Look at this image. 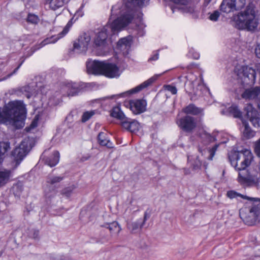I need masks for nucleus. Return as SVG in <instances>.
I'll use <instances>...</instances> for the list:
<instances>
[{
	"instance_id": "obj_1",
	"label": "nucleus",
	"mask_w": 260,
	"mask_h": 260,
	"mask_svg": "<svg viewBox=\"0 0 260 260\" xmlns=\"http://www.w3.org/2000/svg\"><path fill=\"white\" fill-rule=\"evenodd\" d=\"M149 1L124 0L123 5L117 4L113 6L109 22L98 33L94 40L95 45L106 47L108 36L114 34L128 25L139 13V8L148 5Z\"/></svg>"
},
{
	"instance_id": "obj_2",
	"label": "nucleus",
	"mask_w": 260,
	"mask_h": 260,
	"mask_svg": "<svg viewBox=\"0 0 260 260\" xmlns=\"http://www.w3.org/2000/svg\"><path fill=\"white\" fill-rule=\"evenodd\" d=\"M238 87L235 90L238 99L255 100L260 94V87H252L255 83L256 72L252 68L242 67L237 72Z\"/></svg>"
},
{
	"instance_id": "obj_3",
	"label": "nucleus",
	"mask_w": 260,
	"mask_h": 260,
	"mask_svg": "<svg viewBox=\"0 0 260 260\" xmlns=\"http://www.w3.org/2000/svg\"><path fill=\"white\" fill-rule=\"evenodd\" d=\"M26 113L23 102H10L4 107L2 112L0 108V123L11 125L16 129L21 128L24 125Z\"/></svg>"
},
{
	"instance_id": "obj_4",
	"label": "nucleus",
	"mask_w": 260,
	"mask_h": 260,
	"mask_svg": "<svg viewBox=\"0 0 260 260\" xmlns=\"http://www.w3.org/2000/svg\"><path fill=\"white\" fill-rule=\"evenodd\" d=\"M253 158L252 154L248 149L241 151H231L229 153V159L231 164L239 173V181L242 183L251 185L256 182V178L254 176L244 174L245 169L250 165Z\"/></svg>"
},
{
	"instance_id": "obj_5",
	"label": "nucleus",
	"mask_w": 260,
	"mask_h": 260,
	"mask_svg": "<svg viewBox=\"0 0 260 260\" xmlns=\"http://www.w3.org/2000/svg\"><path fill=\"white\" fill-rule=\"evenodd\" d=\"M254 4L249 3L245 8L233 16L235 26L238 29L254 31L259 24V17Z\"/></svg>"
},
{
	"instance_id": "obj_6",
	"label": "nucleus",
	"mask_w": 260,
	"mask_h": 260,
	"mask_svg": "<svg viewBox=\"0 0 260 260\" xmlns=\"http://www.w3.org/2000/svg\"><path fill=\"white\" fill-rule=\"evenodd\" d=\"M32 142L29 139H25L19 146L16 147L12 152V155L15 163V168L17 167L21 161L28 153L31 149Z\"/></svg>"
},
{
	"instance_id": "obj_7",
	"label": "nucleus",
	"mask_w": 260,
	"mask_h": 260,
	"mask_svg": "<svg viewBox=\"0 0 260 260\" xmlns=\"http://www.w3.org/2000/svg\"><path fill=\"white\" fill-rule=\"evenodd\" d=\"M158 76L159 75H155L150 78L148 80L145 81V82H144L140 85H138V86L136 87L135 88L118 94L113 95H112L111 98H113V97L114 96H117L118 98H125L129 96L132 94L138 92L143 89L146 88L147 87L150 85L153 82H154L157 79Z\"/></svg>"
},
{
	"instance_id": "obj_8",
	"label": "nucleus",
	"mask_w": 260,
	"mask_h": 260,
	"mask_svg": "<svg viewBox=\"0 0 260 260\" xmlns=\"http://www.w3.org/2000/svg\"><path fill=\"white\" fill-rule=\"evenodd\" d=\"M177 123L180 128L185 132H191L197 126L195 118L190 115L181 118Z\"/></svg>"
},
{
	"instance_id": "obj_9",
	"label": "nucleus",
	"mask_w": 260,
	"mask_h": 260,
	"mask_svg": "<svg viewBox=\"0 0 260 260\" xmlns=\"http://www.w3.org/2000/svg\"><path fill=\"white\" fill-rule=\"evenodd\" d=\"M90 40V37L88 34L84 33L81 35L74 44V49L77 50L78 53L86 52Z\"/></svg>"
},
{
	"instance_id": "obj_10",
	"label": "nucleus",
	"mask_w": 260,
	"mask_h": 260,
	"mask_svg": "<svg viewBox=\"0 0 260 260\" xmlns=\"http://www.w3.org/2000/svg\"><path fill=\"white\" fill-rule=\"evenodd\" d=\"M111 115L120 120L123 128L128 131L132 119L125 117L119 107H114L111 112Z\"/></svg>"
},
{
	"instance_id": "obj_11",
	"label": "nucleus",
	"mask_w": 260,
	"mask_h": 260,
	"mask_svg": "<svg viewBox=\"0 0 260 260\" xmlns=\"http://www.w3.org/2000/svg\"><path fill=\"white\" fill-rule=\"evenodd\" d=\"M120 74L119 68L115 64L104 62L102 75L109 78H115Z\"/></svg>"
},
{
	"instance_id": "obj_12",
	"label": "nucleus",
	"mask_w": 260,
	"mask_h": 260,
	"mask_svg": "<svg viewBox=\"0 0 260 260\" xmlns=\"http://www.w3.org/2000/svg\"><path fill=\"white\" fill-rule=\"evenodd\" d=\"M245 116L248 118L252 125L255 127H259V117L258 112L255 109L251 104L247 105L245 108Z\"/></svg>"
},
{
	"instance_id": "obj_13",
	"label": "nucleus",
	"mask_w": 260,
	"mask_h": 260,
	"mask_svg": "<svg viewBox=\"0 0 260 260\" xmlns=\"http://www.w3.org/2000/svg\"><path fill=\"white\" fill-rule=\"evenodd\" d=\"M72 23L71 20L68 22L66 26L64 27L62 31L58 34V36L55 37V36H52L50 38H47L44 40L40 44L39 47L37 48L34 50L33 52H34L37 49H38L45 45L50 44V43H55L58 39L63 37L64 35H66L69 31L70 28L71 27Z\"/></svg>"
},
{
	"instance_id": "obj_14",
	"label": "nucleus",
	"mask_w": 260,
	"mask_h": 260,
	"mask_svg": "<svg viewBox=\"0 0 260 260\" xmlns=\"http://www.w3.org/2000/svg\"><path fill=\"white\" fill-rule=\"evenodd\" d=\"M104 62L98 60H88L86 62L87 73L94 75H102Z\"/></svg>"
},
{
	"instance_id": "obj_15",
	"label": "nucleus",
	"mask_w": 260,
	"mask_h": 260,
	"mask_svg": "<svg viewBox=\"0 0 260 260\" xmlns=\"http://www.w3.org/2000/svg\"><path fill=\"white\" fill-rule=\"evenodd\" d=\"M130 109L133 113L139 114L146 110V102L143 100H136L129 102Z\"/></svg>"
},
{
	"instance_id": "obj_16",
	"label": "nucleus",
	"mask_w": 260,
	"mask_h": 260,
	"mask_svg": "<svg viewBox=\"0 0 260 260\" xmlns=\"http://www.w3.org/2000/svg\"><path fill=\"white\" fill-rule=\"evenodd\" d=\"M132 44L131 37H128L120 39L117 44V49L122 52L123 55H127L129 52Z\"/></svg>"
},
{
	"instance_id": "obj_17",
	"label": "nucleus",
	"mask_w": 260,
	"mask_h": 260,
	"mask_svg": "<svg viewBox=\"0 0 260 260\" xmlns=\"http://www.w3.org/2000/svg\"><path fill=\"white\" fill-rule=\"evenodd\" d=\"M182 111L187 115L203 116L204 115L203 109L198 107L193 104H190L184 108Z\"/></svg>"
},
{
	"instance_id": "obj_18",
	"label": "nucleus",
	"mask_w": 260,
	"mask_h": 260,
	"mask_svg": "<svg viewBox=\"0 0 260 260\" xmlns=\"http://www.w3.org/2000/svg\"><path fill=\"white\" fill-rule=\"evenodd\" d=\"M196 84H198V86H201L200 83L198 82L197 78L193 81H188L186 82L185 84V91L189 95L191 94H198L197 89L194 88Z\"/></svg>"
},
{
	"instance_id": "obj_19",
	"label": "nucleus",
	"mask_w": 260,
	"mask_h": 260,
	"mask_svg": "<svg viewBox=\"0 0 260 260\" xmlns=\"http://www.w3.org/2000/svg\"><path fill=\"white\" fill-rule=\"evenodd\" d=\"M59 160V153L57 151L53 152L52 155L45 159V163L51 167L56 166Z\"/></svg>"
},
{
	"instance_id": "obj_20",
	"label": "nucleus",
	"mask_w": 260,
	"mask_h": 260,
	"mask_svg": "<svg viewBox=\"0 0 260 260\" xmlns=\"http://www.w3.org/2000/svg\"><path fill=\"white\" fill-rule=\"evenodd\" d=\"M66 88L68 89L69 96H74L78 94L81 90V87L78 83H68Z\"/></svg>"
},
{
	"instance_id": "obj_21",
	"label": "nucleus",
	"mask_w": 260,
	"mask_h": 260,
	"mask_svg": "<svg viewBox=\"0 0 260 260\" xmlns=\"http://www.w3.org/2000/svg\"><path fill=\"white\" fill-rule=\"evenodd\" d=\"M220 10L221 12L229 13L235 11L231 0H223L220 6Z\"/></svg>"
},
{
	"instance_id": "obj_22",
	"label": "nucleus",
	"mask_w": 260,
	"mask_h": 260,
	"mask_svg": "<svg viewBox=\"0 0 260 260\" xmlns=\"http://www.w3.org/2000/svg\"><path fill=\"white\" fill-rule=\"evenodd\" d=\"M12 175V171L9 170H4L0 171V186H2L8 183Z\"/></svg>"
},
{
	"instance_id": "obj_23",
	"label": "nucleus",
	"mask_w": 260,
	"mask_h": 260,
	"mask_svg": "<svg viewBox=\"0 0 260 260\" xmlns=\"http://www.w3.org/2000/svg\"><path fill=\"white\" fill-rule=\"evenodd\" d=\"M99 144L102 146H106L107 148H113L112 142L106 138V134L103 132H100L98 136Z\"/></svg>"
},
{
	"instance_id": "obj_24",
	"label": "nucleus",
	"mask_w": 260,
	"mask_h": 260,
	"mask_svg": "<svg viewBox=\"0 0 260 260\" xmlns=\"http://www.w3.org/2000/svg\"><path fill=\"white\" fill-rule=\"evenodd\" d=\"M70 0H49L46 1L50 5V8L55 10L58 8L62 7L64 4H67Z\"/></svg>"
},
{
	"instance_id": "obj_25",
	"label": "nucleus",
	"mask_w": 260,
	"mask_h": 260,
	"mask_svg": "<svg viewBox=\"0 0 260 260\" xmlns=\"http://www.w3.org/2000/svg\"><path fill=\"white\" fill-rule=\"evenodd\" d=\"M226 196L230 199L236 198L238 197H240L243 199H246L253 202L260 201V199L258 198H249L247 196H244L234 190L228 191L226 193Z\"/></svg>"
},
{
	"instance_id": "obj_26",
	"label": "nucleus",
	"mask_w": 260,
	"mask_h": 260,
	"mask_svg": "<svg viewBox=\"0 0 260 260\" xmlns=\"http://www.w3.org/2000/svg\"><path fill=\"white\" fill-rule=\"evenodd\" d=\"M144 225L142 224L141 220L135 222H129L127 223V228L131 233H135L139 229H142Z\"/></svg>"
},
{
	"instance_id": "obj_27",
	"label": "nucleus",
	"mask_w": 260,
	"mask_h": 260,
	"mask_svg": "<svg viewBox=\"0 0 260 260\" xmlns=\"http://www.w3.org/2000/svg\"><path fill=\"white\" fill-rule=\"evenodd\" d=\"M259 208L257 205H253L250 208L249 212L252 217V220L250 222L246 220L247 223L248 225H251L255 223L259 214Z\"/></svg>"
},
{
	"instance_id": "obj_28",
	"label": "nucleus",
	"mask_w": 260,
	"mask_h": 260,
	"mask_svg": "<svg viewBox=\"0 0 260 260\" xmlns=\"http://www.w3.org/2000/svg\"><path fill=\"white\" fill-rule=\"evenodd\" d=\"M242 123L244 127L243 131V136L246 139H250L255 135V132L252 131L245 120H242Z\"/></svg>"
},
{
	"instance_id": "obj_29",
	"label": "nucleus",
	"mask_w": 260,
	"mask_h": 260,
	"mask_svg": "<svg viewBox=\"0 0 260 260\" xmlns=\"http://www.w3.org/2000/svg\"><path fill=\"white\" fill-rule=\"evenodd\" d=\"M200 137L205 145H208L216 140L215 138L213 136L211 135L205 131L200 133Z\"/></svg>"
},
{
	"instance_id": "obj_30",
	"label": "nucleus",
	"mask_w": 260,
	"mask_h": 260,
	"mask_svg": "<svg viewBox=\"0 0 260 260\" xmlns=\"http://www.w3.org/2000/svg\"><path fill=\"white\" fill-rule=\"evenodd\" d=\"M10 143L9 142H0V164L2 162L3 156L10 149Z\"/></svg>"
},
{
	"instance_id": "obj_31",
	"label": "nucleus",
	"mask_w": 260,
	"mask_h": 260,
	"mask_svg": "<svg viewBox=\"0 0 260 260\" xmlns=\"http://www.w3.org/2000/svg\"><path fill=\"white\" fill-rule=\"evenodd\" d=\"M226 112H228V114L229 116H233L234 117H240L241 116V113L238 109L237 107L235 106H232L226 109Z\"/></svg>"
},
{
	"instance_id": "obj_32",
	"label": "nucleus",
	"mask_w": 260,
	"mask_h": 260,
	"mask_svg": "<svg viewBox=\"0 0 260 260\" xmlns=\"http://www.w3.org/2000/svg\"><path fill=\"white\" fill-rule=\"evenodd\" d=\"M108 226L107 228L111 233H117L118 234L121 231V228L117 222L114 221L110 223L107 224Z\"/></svg>"
},
{
	"instance_id": "obj_33",
	"label": "nucleus",
	"mask_w": 260,
	"mask_h": 260,
	"mask_svg": "<svg viewBox=\"0 0 260 260\" xmlns=\"http://www.w3.org/2000/svg\"><path fill=\"white\" fill-rule=\"evenodd\" d=\"M231 1L235 11L241 10L244 8L246 4V0H231Z\"/></svg>"
},
{
	"instance_id": "obj_34",
	"label": "nucleus",
	"mask_w": 260,
	"mask_h": 260,
	"mask_svg": "<svg viewBox=\"0 0 260 260\" xmlns=\"http://www.w3.org/2000/svg\"><path fill=\"white\" fill-rule=\"evenodd\" d=\"M76 188V187L73 185L67 187L62 190L61 193L65 197L69 198L73 192V190Z\"/></svg>"
},
{
	"instance_id": "obj_35",
	"label": "nucleus",
	"mask_w": 260,
	"mask_h": 260,
	"mask_svg": "<svg viewBox=\"0 0 260 260\" xmlns=\"http://www.w3.org/2000/svg\"><path fill=\"white\" fill-rule=\"evenodd\" d=\"M63 179V177L50 176L48 178L47 182L50 185H54L55 183L60 182Z\"/></svg>"
},
{
	"instance_id": "obj_36",
	"label": "nucleus",
	"mask_w": 260,
	"mask_h": 260,
	"mask_svg": "<svg viewBox=\"0 0 260 260\" xmlns=\"http://www.w3.org/2000/svg\"><path fill=\"white\" fill-rule=\"evenodd\" d=\"M27 21L33 24H37L39 21V19L37 15L32 14H29L27 16Z\"/></svg>"
},
{
	"instance_id": "obj_37",
	"label": "nucleus",
	"mask_w": 260,
	"mask_h": 260,
	"mask_svg": "<svg viewBox=\"0 0 260 260\" xmlns=\"http://www.w3.org/2000/svg\"><path fill=\"white\" fill-rule=\"evenodd\" d=\"M95 114L94 111H86L83 113L81 121L82 122H85L88 121L94 114Z\"/></svg>"
},
{
	"instance_id": "obj_38",
	"label": "nucleus",
	"mask_w": 260,
	"mask_h": 260,
	"mask_svg": "<svg viewBox=\"0 0 260 260\" xmlns=\"http://www.w3.org/2000/svg\"><path fill=\"white\" fill-rule=\"evenodd\" d=\"M139 127V123L137 121L132 119L128 131L132 133L138 131Z\"/></svg>"
},
{
	"instance_id": "obj_39",
	"label": "nucleus",
	"mask_w": 260,
	"mask_h": 260,
	"mask_svg": "<svg viewBox=\"0 0 260 260\" xmlns=\"http://www.w3.org/2000/svg\"><path fill=\"white\" fill-rule=\"evenodd\" d=\"M39 232L38 230L31 229H28V236L33 239H37L39 237Z\"/></svg>"
},
{
	"instance_id": "obj_40",
	"label": "nucleus",
	"mask_w": 260,
	"mask_h": 260,
	"mask_svg": "<svg viewBox=\"0 0 260 260\" xmlns=\"http://www.w3.org/2000/svg\"><path fill=\"white\" fill-rule=\"evenodd\" d=\"M13 189L16 194H19L23 190V187L20 183H18L13 186Z\"/></svg>"
},
{
	"instance_id": "obj_41",
	"label": "nucleus",
	"mask_w": 260,
	"mask_h": 260,
	"mask_svg": "<svg viewBox=\"0 0 260 260\" xmlns=\"http://www.w3.org/2000/svg\"><path fill=\"white\" fill-rule=\"evenodd\" d=\"M220 13L218 11H214L213 13L210 14L209 18L211 21H216L220 16Z\"/></svg>"
},
{
	"instance_id": "obj_42",
	"label": "nucleus",
	"mask_w": 260,
	"mask_h": 260,
	"mask_svg": "<svg viewBox=\"0 0 260 260\" xmlns=\"http://www.w3.org/2000/svg\"><path fill=\"white\" fill-rule=\"evenodd\" d=\"M219 144H215L212 148L209 149L208 151L210 153V155L209 156V159L212 160V158L215 155V152L217 150Z\"/></svg>"
},
{
	"instance_id": "obj_43",
	"label": "nucleus",
	"mask_w": 260,
	"mask_h": 260,
	"mask_svg": "<svg viewBox=\"0 0 260 260\" xmlns=\"http://www.w3.org/2000/svg\"><path fill=\"white\" fill-rule=\"evenodd\" d=\"M165 88L166 90L171 92L173 94H176L177 92V89L176 88V87L171 85H165Z\"/></svg>"
},
{
	"instance_id": "obj_44",
	"label": "nucleus",
	"mask_w": 260,
	"mask_h": 260,
	"mask_svg": "<svg viewBox=\"0 0 260 260\" xmlns=\"http://www.w3.org/2000/svg\"><path fill=\"white\" fill-rule=\"evenodd\" d=\"M30 87L28 86H24L21 88V91L22 92H26L25 95L27 97V99H29L31 95L32 94L29 92Z\"/></svg>"
},
{
	"instance_id": "obj_45",
	"label": "nucleus",
	"mask_w": 260,
	"mask_h": 260,
	"mask_svg": "<svg viewBox=\"0 0 260 260\" xmlns=\"http://www.w3.org/2000/svg\"><path fill=\"white\" fill-rule=\"evenodd\" d=\"M254 152L258 157H260V138L255 144Z\"/></svg>"
},
{
	"instance_id": "obj_46",
	"label": "nucleus",
	"mask_w": 260,
	"mask_h": 260,
	"mask_svg": "<svg viewBox=\"0 0 260 260\" xmlns=\"http://www.w3.org/2000/svg\"><path fill=\"white\" fill-rule=\"evenodd\" d=\"M201 165V161L199 159V156H197L196 160L193 164V169L194 170H198L200 168Z\"/></svg>"
},
{
	"instance_id": "obj_47",
	"label": "nucleus",
	"mask_w": 260,
	"mask_h": 260,
	"mask_svg": "<svg viewBox=\"0 0 260 260\" xmlns=\"http://www.w3.org/2000/svg\"><path fill=\"white\" fill-rule=\"evenodd\" d=\"M159 56L158 50L153 52V54L149 58L148 61H154L158 59Z\"/></svg>"
},
{
	"instance_id": "obj_48",
	"label": "nucleus",
	"mask_w": 260,
	"mask_h": 260,
	"mask_svg": "<svg viewBox=\"0 0 260 260\" xmlns=\"http://www.w3.org/2000/svg\"><path fill=\"white\" fill-rule=\"evenodd\" d=\"M45 193L47 198H50L51 197L54 196L55 194V191L54 189H53L50 192H49V191L47 190V189H46L45 190Z\"/></svg>"
},
{
	"instance_id": "obj_49",
	"label": "nucleus",
	"mask_w": 260,
	"mask_h": 260,
	"mask_svg": "<svg viewBox=\"0 0 260 260\" xmlns=\"http://www.w3.org/2000/svg\"><path fill=\"white\" fill-rule=\"evenodd\" d=\"M83 6L81 7L78 11H77L74 16H77V18L79 17H82L83 15V12L82 11Z\"/></svg>"
},
{
	"instance_id": "obj_50",
	"label": "nucleus",
	"mask_w": 260,
	"mask_h": 260,
	"mask_svg": "<svg viewBox=\"0 0 260 260\" xmlns=\"http://www.w3.org/2000/svg\"><path fill=\"white\" fill-rule=\"evenodd\" d=\"M255 53L256 57L260 59V44L257 45L255 47Z\"/></svg>"
},
{
	"instance_id": "obj_51",
	"label": "nucleus",
	"mask_w": 260,
	"mask_h": 260,
	"mask_svg": "<svg viewBox=\"0 0 260 260\" xmlns=\"http://www.w3.org/2000/svg\"><path fill=\"white\" fill-rule=\"evenodd\" d=\"M149 217V215L148 214V213L147 212V211L145 212L144 215V218H143L142 221H141L142 225L145 224L146 221L147 220V219Z\"/></svg>"
},
{
	"instance_id": "obj_52",
	"label": "nucleus",
	"mask_w": 260,
	"mask_h": 260,
	"mask_svg": "<svg viewBox=\"0 0 260 260\" xmlns=\"http://www.w3.org/2000/svg\"><path fill=\"white\" fill-rule=\"evenodd\" d=\"M175 3L180 4L181 5H185L187 2L188 0H171Z\"/></svg>"
},
{
	"instance_id": "obj_53",
	"label": "nucleus",
	"mask_w": 260,
	"mask_h": 260,
	"mask_svg": "<svg viewBox=\"0 0 260 260\" xmlns=\"http://www.w3.org/2000/svg\"><path fill=\"white\" fill-rule=\"evenodd\" d=\"M37 125V121L36 120H33V121L31 122V124L30 125V127L31 128H34L35 127H36Z\"/></svg>"
},
{
	"instance_id": "obj_54",
	"label": "nucleus",
	"mask_w": 260,
	"mask_h": 260,
	"mask_svg": "<svg viewBox=\"0 0 260 260\" xmlns=\"http://www.w3.org/2000/svg\"><path fill=\"white\" fill-rule=\"evenodd\" d=\"M22 63H21L14 70V71L11 73L10 74L8 75V77H11L13 74H15L17 71V70H18V69L20 68V66L21 65Z\"/></svg>"
},
{
	"instance_id": "obj_55",
	"label": "nucleus",
	"mask_w": 260,
	"mask_h": 260,
	"mask_svg": "<svg viewBox=\"0 0 260 260\" xmlns=\"http://www.w3.org/2000/svg\"><path fill=\"white\" fill-rule=\"evenodd\" d=\"M212 0H205L204 3V7H206Z\"/></svg>"
},
{
	"instance_id": "obj_56",
	"label": "nucleus",
	"mask_w": 260,
	"mask_h": 260,
	"mask_svg": "<svg viewBox=\"0 0 260 260\" xmlns=\"http://www.w3.org/2000/svg\"><path fill=\"white\" fill-rule=\"evenodd\" d=\"M226 109H224L223 110H222L221 111V113L222 114V115H228L229 116V114H228V112H226Z\"/></svg>"
},
{
	"instance_id": "obj_57",
	"label": "nucleus",
	"mask_w": 260,
	"mask_h": 260,
	"mask_svg": "<svg viewBox=\"0 0 260 260\" xmlns=\"http://www.w3.org/2000/svg\"><path fill=\"white\" fill-rule=\"evenodd\" d=\"M198 150L202 155L204 154V152L205 151V149H202L200 147H199Z\"/></svg>"
},
{
	"instance_id": "obj_58",
	"label": "nucleus",
	"mask_w": 260,
	"mask_h": 260,
	"mask_svg": "<svg viewBox=\"0 0 260 260\" xmlns=\"http://www.w3.org/2000/svg\"><path fill=\"white\" fill-rule=\"evenodd\" d=\"M139 34H140L139 35L140 36H143L144 35V31H143V29L140 31Z\"/></svg>"
},
{
	"instance_id": "obj_59",
	"label": "nucleus",
	"mask_w": 260,
	"mask_h": 260,
	"mask_svg": "<svg viewBox=\"0 0 260 260\" xmlns=\"http://www.w3.org/2000/svg\"><path fill=\"white\" fill-rule=\"evenodd\" d=\"M195 59H198L199 58V55L198 54H197L196 56L194 57Z\"/></svg>"
},
{
	"instance_id": "obj_60",
	"label": "nucleus",
	"mask_w": 260,
	"mask_h": 260,
	"mask_svg": "<svg viewBox=\"0 0 260 260\" xmlns=\"http://www.w3.org/2000/svg\"><path fill=\"white\" fill-rule=\"evenodd\" d=\"M89 157V156H88V157H85V158L83 157L82 159H83V160H87Z\"/></svg>"
},
{
	"instance_id": "obj_61",
	"label": "nucleus",
	"mask_w": 260,
	"mask_h": 260,
	"mask_svg": "<svg viewBox=\"0 0 260 260\" xmlns=\"http://www.w3.org/2000/svg\"><path fill=\"white\" fill-rule=\"evenodd\" d=\"M54 260H65V258L63 257V258H60L59 259H54Z\"/></svg>"
},
{
	"instance_id": "obj_62",
	"label": "nucleus",
	"mask_w": 260,
	"mask_h": 260,
	"mask_svg": "<svg viewBox=\"0 0 260 260\" xmlns=\"http://www.w3.org/2000/svg\"><path fill=\"white\" fill-rule=\"evenodd\" d=\"M258 107L259 109L260 110V100H259V103L258 104Z\"/></svg>"
},
{
	"instance_id": "obj_63",
	"label": "nucleus",
	"mask_w": 260,
	"mask_h": 260,
	"mask_svg": "<svg viewBox=\"0 0 260 260\" xmlns=\"http://www.w3.org/2000/svg\"><path fill=\"white\" fill-rule=\"evenodd\" d=\"M140 27V26L139 25L137 26V29H139Z\"/></svg>"
}]
</instances>
